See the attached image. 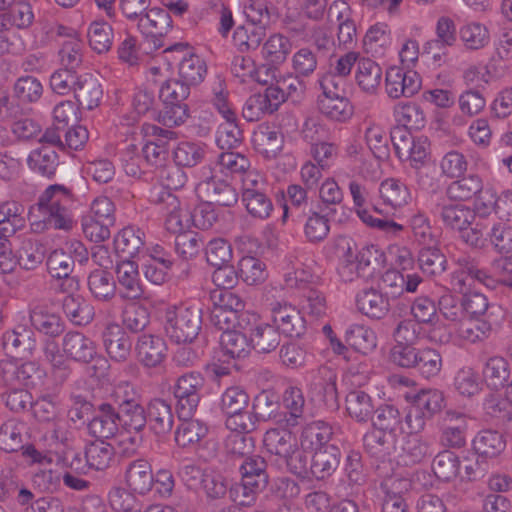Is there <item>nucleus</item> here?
Returning a JSON list of instances; mask_svg holds the SVG:
<instances>
[{
    "label": "nucleus",
    "mask_w": 512,
    "mask_h": 512,
    "mask_svg": "<svg viewBox=\"0 0 512 512\" xmlns=\"http://www.w3.org/2000/svg\"><path fill=\"white\" fill-rule=\"evenodd\" d=\"M125 20L141 34L151 49L164 46L163 38L172 29V18L166 9L152 6V0H118Z\"/></svg>",
    "instance_id": "obj_1"
},
{
    "label": "nucleus",
    "mask_w": 512,
    "mask_h": 512,
    "mask_svg": "<svg viewBox=\"0 0 512 512\" xmlns=\"http://www.w3.org/2000/svg\"><path fill=\"white\" fill-rule=\"evenodd\" d=\"M74 203L75 196L70 188L61 184L49 185L35 204L42 219L31 220V229L37 233L51 228L64 231L72 229Z\"/></svg>",
    "instance_id": "obj_2"
},
{
    "label": "nucleus",
    "mask_w": 512,
    "mask_h": 512,
    "mask_svg": "<svg viewBox=\"0 0 512 512\" xmlns=\"http://www.w3.org/2000/svg\"><path fill=\"white\" fill-rule=\"evenodd\" d=\"M201 324L202 304L199 301L170 306L165 311V332L178 344L192 342L198 336Z\"/></svg>",
    "instance_id": "obj_3"
},
{
    "label": "nucleus",
    "mask_w": 512,
    "mask_h": 512,
    "mask_svg": "<svg viewBox=\"0 0 512 512\" xmlns=\"http://www.w3.org/2000/svg\"><path fill=\"white\" fill-rule=\"evenodd\" d=\"M430 213L441 221L445 229L458 233L469 228L475 220V211L470 206L448 202L444 196L431 197L428 202Z\"/></svg>",
    "instance_id": "obj_4"
},
{
    "label": "nucleus",
    "mask_w": 512,
    "mask_h": 512,
    "mask_svg": "<svg viewBox=\"0 0 512 512\" xmlns=\"http://www.w3.org/2000/svg\"><path fill=\"white\" fill-rule=\"evenodd\" d=\"M239 328L249 334L251 349L258 353H270L280 344L278 330L255 312L241 313Z\"/></svg>",
    "instance_id": "obj_5"
},
{
    "label": "nucleus",
    "mask_w": 512,
    "mask_h": 512,
    "mask_svg": "<svg viewBox=\"0 0 512 512\" xmlns=\"http://www.w3.org/2000/svg\"><path fill=\"white\" fill-rule=\"evenodd\" d=\"M204 383V377L198 371H189L177 378L173 386V395L179 419L193 416L199 405Z\"/></svg>",
    "instance_id": "obj_6"
},
{
    "label": "nucleus",
    "mask_w": 512,
    "mask_h": 512,
    "mask_svg": "<svg viewBox=\"0 0 512 512\" xmlns=\"http://www.w3.org/2000/svg\"><path fill=\"white\" fill-rule=\"evenodd\" d=\"M348 189L353 201V207L359 219L371 228L396 236L404 230V226L386 218L371 215L369 209V191L367 186L358 181L351 180Z\"/></svg>",
    "instance_id": "obj_7"
},
{
    "label": "nucleus",
    "mask_w": 512,
    "mask_h": 512,
    "mask_svg": "<svg viewBox=\"0 0 512 512\" xmlns=\"http://www.w3.org/2000/svg\"><path fill=\"white\" fill-rule=\"evenodd\" d=\"M455 264L457 268L451 275V285L455 291L466 293L475 282L490 288L495 286L494 278L480 266L476 257L462 254L455 258Z\"/></svg>",
    "instance_id": "obj_8"
},
{
    "label": "nucleus",
    "mask_w": 512,
    "mask_h": 512,
    "mask_svg": "<svg viewBox=\"0 0 512 512\" xmlns=\"http://www.w3.org/2000/svg\"><path fill=\"white\" fill-rule=\"evenodd\" d=\"M44 376L36 362H21L15 358L0 360V385L9 388L34 387Z\"/></svg>",
    "instance_id": "obj_9"
},
{
    "label": "nucleus",
    "mask_w": 512,
    "mask_h": 512,
    "mask_svg": "<svg viewBox=\"0 0 512 512\" xmlns=\"http://www.w3.org/2000/svg\"><path fill=\"white\" fill-rule=\"evenodd\" d=\"M308 392L313 401L329 408L338 406L337 372L322 365L309 373Z\"/></svg>",
    "instance_id": "obj_10"
},
{
    "label": "nucleus",
    "mask_w": 512,
    "mask_h": 512,
    "mask_svg": "<svg viewBox=\"0 0 512 512\" xmlns=\"http://www.w3.org/2000/svg\"><path fill=\"white\" fill-rule=\"evenodd\" d=\"M422 85L421 76L414 70L393 66L386 71L385 90L392 99L412 97Z\"/></svg>",
    "instance_id": "obj_11"
},
{
    "label": "nucleus",
    "mask_w": 512,
    "mask_h": 512,
    "mask_svg": "<svg viewBox=\"0 0 512 512\" xmlns=\"http://www.w3.org/2000/svg\"><path fill=\"white\" fill-rule=\"evenodd\" d=\"M471 418L457 409L445 411L440 429V442L447 448H462L466 445V436Z\"/></svg>",
    "instance_id": "obj_12"
},
{
    "label": "nucleus",
    "mask_w": 512,
    "mask_h": 512,
    "mask_svg": "<svg viewBox=\"0 0 512 512\" xmlns=\"http://www.w3.org/2000/svg\"><path fill=\"white\" fill-rule=\"evenodd\" d=\"M117 291L122 299L139 300L144 288L140 278L138 264L130 259L117 263L115 267Z\"/></svg>",
    "instance_id": "obj_13"
},
{
    "label": "nucleus",
    "mask_w": 512,
    "mask_h": 512,
    "mask_svg": "<svg viewBox=\"0 0 512 512\" xmlns=\"http://www.w3.org/2000/svg\"><path fill=\"white\" fill-rule=\"evenodd\" d=\"M272 321L279 334L287 337H300L306 330V322L301 312L287 303L273 305Z\"/></svg>",
    "instance_id": "obj_14"
},
{
    "label": "nucleus",
    "mask_w": 512,
    "mask_h": 512,
    "mask_svg": "<svg viewBox=\"0 0 512 512\" xmlns=\"http://www.w3.org/2000/svg\"><path fill=\"white\" fill-rule=\"evenodd\" d=\"M149 201L158 205L163 213L167 215V228L173 232L183 230V225L180 220V201L171 190L163 185H155L151 188L149 193Z\"/></svg>",
    "instance_id": "obj_15"
},
{
    "label": "nucleus",
    "mask_w": 512,
    "mask_h": 512,
    "mask_svg": "<svg viewBox=\"0 0 512 512\" xmlns=\"http://www.w3.org/2000/svg\"><path fill=\"white\" fill-rule=\"evenodd\" d=\"M357 309L366 317L381 320L390 311V300L378 288H364L355 296Z\"/></svg>",
    "instance_id": "obj_16"
},
{
    "label": "nucleus",
    "mask_w": 512,
    "mask_h": 512,
    "mask_svg": "<svg viewBox=\"0 0 512 512\" xmlns=\"http://www.w3.org/2000/svg\"><path fill=\"white\" fill-rule=\"evenodd\" d=\"M307 190L299 184L288 185L283 208V222L291 218L294 223H300L313 210L314 203L309 200Z\"/></svg>",
    "instance_id": "obj_17"
},
{
    "label": "nucleus",
    "mask_w": 512,
    "mask_h": 512,
    "mask_svg": "<svg viewBox=\"0 0 512 512\" xmlns=\"http://www.w3.org/2000/svg\"><path fill=\"white\" fill-rule=\"evenodd\" d=\"M1 342L5 351L24 356H31L37 346L35 333L26 324H18L13 329L5 331Z\"/></svg>",
    "instance_id": "obj_18"
},
{
    "label": "nucleus",
    "mask_w": 512,
    "mask_h": 512,
    "mask_svg": "<svg viewBox=\"0 0 512 512\" xmlns=\"http://www.w3.org/2000/svg\"><path fill=\"white\" fill-rule=\"evenodd\" d=\"M114 247L117 254L127 259L144 256L146 234L137 226H126L114 237Z\"/></svg>",
    "instance_id": "obj_19"
},
{
    "label": "nucleus",
    "mask_w": 512,
    "mask_h": 512,
    "mask_svg": "<svg viewBox=\"0 0 512 512\" xmlns=\"http://www.w3.org/2000/svg\"><path fill=\"white\" fill-rule=\"evenodd\" d=\"M135 349L139 362L148 368H155L161 365L167 355L165 340L153 334L139 336Z\"/></svg>",
    "instance_id": "obj_20"
},
{
    "label": "nucleus",
    "mask_w": 512,
    "mask_h": 512,
    "mask_svg": "<svg viewBox=\"0 0 512 512\" xmlns=\"http://www.w3.org/2000/svg\"><path fill=\"white\" fill-rule=\"evenodd\" d=\"M102 341L107 354L112 360L124 362L130 356L131 339L119 324H108L102 332Z\"/></svg>",
    "instance_id": "obj_21"
},
{
    "label": "nucleus",
    "mask_w": 512,
    "mask_h": 512,
    "mask_svg": "<svg viewBox=\"0 0 512 512\" xmlns=\"http://www.w3.org/2000/svg\"><path fill=\"white\" fill-rule=\"evenodd\" d=\"M118 416L110 403H101L95 409L93 418L88 423V432L98 439H109L118 431Z\"/></svg>",
    "instance_id": "obj_22"
},
{
    "label": "nucleus",
    "mask_w": 512,
    "mask_h": 512,
    "mask_svg": "<svg viewBox=\"0 0 512 512\" xmlns=\"http://www.w3.org/2000/svg\"><path fill=\"white\" fill-rule=\"evenodd\" d=\"M334 432L330 424L324 421H313L306 424L300 435V445L303 450L316 452L324 450L326 446H336L330 443Z\"/></svg>",
    "instance_id": "obj_23"
},
{
    "label": "nucleus",
    "mask_w": 512,
    "mask_h": 512,
    "mask_svg": "<svg viewBox=\"0 0 512 512\" xmlns=\"http://www.w3.org/2000/svg\"><path fill=\"white\" fill-rule=\"evenodd\" d=\"M285 281L288 287H296L302 291L299 306L304 313L314 318H320L326 314V298L321 291L306 286L303 281L298 283L297 279L292 278L290 275L286 277Z\"/></svg>",
    "instance_id": "obj_24"
},
{
    "label": "nucleus",
    "mask_w": 512,
    "mask_h": 512,
    "mask_svg": "<svg viewBox=\"0 0 512 512\" xmlns=\"http://www.w3.org/2000/svg\"><path fill=\"white\" fill-rule=\"evenodd\" d=\"M433 453V444L429 440L410 434L403 440L398 461L404 466H413L428 460Z\"/></svg>",
    "instance_id": "obj_25"
},
{
    "label": "nucleus",
    "mask_w": 512,
    "mask_h": 512,
    "mask_svg": "<svg viewBox=\"0 0 512 512\" xmlns=\"http://www.w3.org/2000/svg\"><path fill=\"white\" fill-rule=\"evenodd\" d=\"M396 440V436L373 428L364 434L363 446L371 458L384 463L390 459L395 451Z\"/></svg>",
    "instance_id": "obj_26"
},
{
    "label": "nucleus",
    "mask_w": 512,
    "mask_h": 512,
    "mask_svg": "<svg viewBox=\"0 0 512 512\" xmlns=\"http://www.w3.org/2000/svg\"><path fill=\"white\" fill-rule=\"evenodd\" d=\"M62 348L67 357L82 363H89L97 354L93 340L78 331H70L64 335Z\"/></svg>",
    "instance_id": "obj_27"
},
{
    "label": "nucleus",
    "mask_w": 512,
    "mask_h": 512,
    "mask_svg": "<svg viewBox=\"0 0 512 512\" xmlns=\"http://www.w3.org/2000/svg\"><path fill=\"white\" fill-rule=\"evenodd\" d=\"M125 481L132 492L140 495L147 494L154 485L151 464L145 459L131 461L125 470Z\"/></svg>",
    "instance_id": "obj_28"
},
{
    "label": "nucleus",
    "mask_w": 512,
    "mask_h": 512,
    "mask_svg": "<svg viewBox=\"0 0 512 512\" xmlns=\"http://www.w3.org/2000/svg\"><path fill=\"white\" fill-rule=\"evenodd\" d=\"M484 181L478 174L472 173L455 178L445 189V198L463 204L469 202L482 191Z\"/></svg>",
    "instance_id": "obj_29"
},
{
    "label": "nucleus",
    "mask_w": 512,
    "mask_h": 512,
    "mask_svg": "<svg viewBox=\"0 0 512 512\" xmlns=\"http://www.w3.org/2000/svg\"><path fill=\"white\" fill-rule=\"evenodd\" d=\"M341 459L338 446H326L324 450L313 452L310 458V477L316 480L328 479L337 470Z\"/></svg>",
    "instance_id": "obj_30"
},
{
    "label": "nucleus",
    "mask_w": 512,
    "mask_h": 512,
    "mask_svg": "<svg viewBox=\"0 0 512 512\" xmlns=\"http://www.w3.org/2000/svg\"><path fill=\"white\" fill-rule=\"evenodd\" d=\"M147 422L157 435H164L172 430L174 415L171 403L162 398L152 399L146 410Z\"/></svg>",
    "instance_id": "obj_31"
},
{
    "label": "nucleus",
    "mask_w": 512,
    "mask_h": 512,
    "mask_svg": "<svg viewBox=\"0 0 512 512\" xmlns=\"http://www.w3.org/2000/svg\"><path fill=\"white\" fill-rule=\"evenodd\" d=\"M74 98L79 107L87 110L97 108L103 98V88L99 80L92 74H82L75 87Z\"/></svg>",
    "instance_id": "obj_32"
},
{
    "label": "nucleus",
    "mask_w": 512,
    "mask_h": 512,
    "mask_svg": "<svg viewBox=\"0 0 512 512\" xmlns=\"http://www.w3.org/2000/svg\"><path fill=\"white\" fill-rule=\"evenodd\" d=\"M472 447L476 455L484 457L490 462L498 458L506 448V440L498 431L485 429L479 431L472 440Z\"/></svg>",
    "instance_id": "obj_33"
},
{
    "label": "nucleus",
    "mask_w": 512,
    "mask_h": 512,
    "mask_svg": "<svg viewBox=\"0 0 512 512\" xmlns=\"http://www.w3.org/2000/svg\"><path fill=\"white\" fill-rule=\"evenodd\" d=\"M382 204L397 210L406 206L411 201V192L405 183L396 178L383 180L378 188Z\"/></svg>",
    "instance_id": "obj_34"
},
{
    "label": "nucleus",
    "mask_w": 512,
    "mask_h": 512,
    "mask_svg": "<svg viewBox=\"0 0 512 512\" xmlns=\"http://www.w3.org/2000/svg\"><path fill=\"white\" fill-rule=\"evenodd\" d=\"M175 431V442L181 448L196 449L208 434V427L197 419H180Z\"/></svg>",
    "instance_id": "obj_35"
},
{
    "label": "nucleus",
    "mask_w": 512,
    "mask_h": 512,
    "mask_svg": "<svg viewBox=\"0 0 512 512\" xmlns=\"http://www.w3.org/2000/svg\"><path fill=\"white\" fill-rule=\"evenodd\" d=\"M87 285L92 297L97 301L110 302L116 296V281L107 270H92L87 277Z\"/></svg>",
    "instance_id": "obj_36"
},
{
    "label": "nucleus",
    "mask_w": 512,
    "mask_h": 512,
    "mask_svg": "<svg viewBox=\"0 0 512 512\" xmlns=\"http://www.w3.org/2000/svg\"><path fill=\"white\" fill-rule=\"evenodd\" d=\"M346 411L355 421L362 423L372 419L375 405L370 394L362 389H352L345 398Z\"/></svg>",
    "instance_id": "obj_37"
},
{
    "label": "nucleus",
    "mask_w": 512,
    "mask_h": 512,
    "mask_svg": "<svg viewBox=\"0 0 512 512\" xmlns=\"http://www.w3.org/2000/svg\"><path fill=\"white\" fill-rule=\"evenodd\" d=\"M197 197L224 207H231L238 201L236 189L220 178L211 184L203 185Z\"/></svg>",
    "instance_id": "obj_38"
},
{
    "label": "nucleus",
    "mask_w": 512,
    "mask_h": 512,
    "mask_svg": "<svg viewBox=\"0 0 512 512\" xmlns=\"http://www.w3.org/2000/svg\"><path fill=\"white\" fill-rule=\"evenodd\" d=\"M317 106L322 115L330 120L344 123L354 114V108L346 95L318 97Z\"/></svg>",
    "instance_id": "obj_39"
},
{
    "label": "nucleus",
    "mask_w": 512,
    "mask_h": 512,
    "mask_svg": "<svg viewBox=\"0 0 512 512\" xmlns=\"http://www.w3.org/2000/svg\"><path fill=\"white\" fill-rule=\"evenodd\" d=\"M296 443L292 432L285 428H271L265 432L263 437L266 450L281 459L295 450Z\"/></svg>",
    "instance_id": "obj_40"
},
{
    "label": "nucleus",
    "mask_w": 512,
    "mask_h": 512,
    "mask_svg": "<svg viewBox=\"0 0 512 512\" xmlns=\"http://www.w3.org/2000/svg\"><path fill=\"white\" fill-rule=\"evenodd\" d=\"M27 164L33 172L51 178L56 173L59 159L54 148L42 145L30 152Z\"/></svg>",
    "instance_id": "obj_41"
},
{
    "label": "nucleus",
    "mask_w": 512,
    "mask_h": 512,
    "mask_svg": "<svg viewBox=\"0 0 512 512\" xmlns=\"http://www.w3.org/2000/svg\"><path fill=\"white\" fill-rule=\"evenodd\" d=\"M253 143L259 153L266 158H274L282 150L284 138L275 127L261 125L254 133Z\"/></svg>",
    "instance_id": "obj_42"
},
{
    "label": "nucleus",
    "mask_w": 512,
    "mask_h": 512,
    "mask_svg": "<svg viewBox=\"0 0 512 512\" xmlns=\"http://www.w3.org/2000/svg\"><path fill=\"white\" fill-rule=\"evenodd\" d=\"M25 208L16 200L0 202V229L10 235H15L26 225Z\"/></svg>",
    "instance_id": "obj_43"
},
{
    "label": "nucleus",
    "mask_w": 512,
    "mask_h": 512,
    "mask_svg": "<svg viewBox=\"0 0 512 512\" xmlns=\"http://www.w3.org/2000/svg\"><path fill=\"white\" fill-rule=\"evenodd\" d=\"M372 425L374 429L387 432L396 436L402 432L403 416L400 410L393 404H382L375 408Z\"/></svg>",
    "instance_id": "obj_44"
},
{
    "label": "nucleus",
    "mask_w": 512,
    "mask_h": 512,
    "mask_svg": "<svg viewBox=\"0 0 512 512\" xmlns=\"http://www.w3.org/2000/svg\"><path fill=\"white\" fill-rule=\"evenodd\" d=\"M355 80L363 92L374 94L382 80V69L374 60L361 57L358 61Z\"/></svg>",
    "instance_id": "obj_45"
},
{
    "label": "nucleus",
    "mask_w": 512,
    "mask_h": 512,
    "mask_svg": "<svg viewBox=\"0 0 512 512\" xmlns=\"http://www.w3.org/2000/svg\"><path fill=\"white\" fill-rule=\"evenodd\" d=\"M337 248L342 251L337 267V273L340 279L345 283H351L363 277L364 274L359 269V264L354 260L352 240L347 237H340L337 240Z\"/></svg>",
    "instance_id": "obj_46"
},
{
    "label": "nucleus",
    "mask_w": 512,
    "mask_h": 512,
    "mask_svg": "<svg viewBox=\"0 0 512 512\" xmlns=\"http://www.w3.org/2000/svg\"><path fill=\"white\" fill-rule=\"evenodd\" d=\"M62 310L68 320L74 325L85 326L94 319V307L82 296H65L62 300Z\"/></svg>",
    "instance_id": "obj_47"
},
{
    "label": "nucleus",
    "mask_w": 512,
    "mask_h": 512,
    "mask_svg": "<svg viewBox=\"0 0 512 512\" xmlns=\"http://www.w3.org/2000/svg\"><path fill=\"white\" fill-rule=\"evenodd\" d=\"M241 480H247L256 487H267L269 475L267 462L260 455H248L244 457L239 465Z\"/></svg>",
    "instance_id": "obj_48"
},
{
    "label": "nucleus",
    "mask_w": 512,
    "mask_h": 512,
    "mask_svg": "<svg viewBox=\"0 0 512 512\" xmlns=\"http://www.w3.org/2000/svg\"><path fill=\"white\" fill-rule=\"evenodd\" d=\"M246 334L245 331L241 332L234 329L222 332L220 345L224 356L230 359H241L248 356L251 345Z\"/></svg>",
    "instance_id": "obj_49"
},
{
    "label": "nucleus",
    "mask_w": 512,
    "mask_h": 512,
    "mask_svg": "<svg viewBox=\"0 0 512 512\" xmlns=\"http://www.w3.org/2000/svg\"><path fill=\"white\" fill-rule=\"evenodd\" d=\"M266 36L264 25L246 23L238 26L233 33V43L241 52L257 49Z\"/></svg>",
    "instance_id": "obj_50"
},
{
    "label": "nucleus",
    "mask_w": 512,
    "mask_h": 512,
    "mask_svg": "<svg viewBox=\"0 0 512 512\" xmlns=\"http://www.w3.org/2000/svg\"><path fill=\"white\" fill-rule=\"evenodd\" d=\"M407 486L408 482L404 479H390L381 483L383 492L381 511L382 512H408V505L398 488Z\"/></svg>",
    "instance_id": "obj_51"
},
{
    "label": "nucleus",
    "mask_w": 512,
    "mask_h": 512,
    "mask_svg": "<svg viewBox=\"0 0 512 512\" xmlns=\"http://www.w3.org/2000/svg\"><path fill=\"white\" fill-rule=\"evenodd\" d=\"M29 319L35 330L52 338L58 337L65 329V324L58 314L43 308L31 310Z\"/></svg>",
    "instance_id": "obj_52"
},
{
    "label": "nucleus",
    "mask_w": 512,
    "mask_h": 512,
    "mask_svg": "<svg viewBox=\"0 0 512 512\" xmlns=\"http://www.w3.org/2000/svg\"><path fill=\"white\" fill-rule=\"evenodd\" d=\"M406 399L432 418L445 407L444 393L436 388L421 389Z\"/></svg>",
    "instance_id": "obj_53"
},
{
    "label": "nucleus",
    "mask_w": 512,
    "mask_h": 512,
    "mask_svg": "<svg viewBox=\"0 0 512 512\" xmlns=\"http://www.w3.org/2000/svg\"><path fill=\"white\" fill-rule=\"evenodd\" d=\"M459 37L467 50L476 51L486 47L490 42L488 28L477 21L467 22L459 29Z\"/></svg>",
    "instance_id": "obj_54"
},
{
    "label": "nucleus",
    "mask_w": 512,
    "mask_h": 512,
    "mask_svg": "<svg viewBox=\"0 0 512 512\" xmlns=\"http://www.w3.org/2000/svg\"><path fill=\"white\" fill-rule=\"evenodd\" d=\"M393 115L398 127H404L408 130H420L426 123L423 110L413 102L397 104L394 107Z\"/></svg>",
    "instance_id": "obj_55"
},
{
    "label": "nucleus",
    "mask_w": 512,
    "mask_h": 512,
    "mask_svg": "<svg viewBox=\"0 0 512 512\" xmlns=\"http://www.w3.org/2000/svg\"><path fill=\"white\" fill-rule=\"evenodd\" d=\"M114 457V447L104 441L91 442L85 448V459H87L91 470H106L114 461Z\"/></svg>",
    "instance_id": "obj_56"
},
{
    "label": "nucleus",
    "mask_w": 512,
    "mask_h": 512,
    "mask_svg": "<svg viewBox=\"0 0 512 512\" xmlns=\"http://www.w3.org/2000/svg\"><path fill=\"white\" fill-rule=\"evenodd\" d=\"M25 425L16 420L9 419L0 426V449L7 453H14L23 448Z\"/></svg>",
    "instance_id": "obj_57"
},
{
    "label": "nucleus",
    "mask_w": 512,
    "mask_h": 512,
    "mask_svg": "<svg viewBox=\"0 0 512 512\" xmlns=\"http://www.w3.org/2000/svg\"><path fill=\"white\" fill-rule=\"evenodd\" d=\"M345 340L356 351L368 354L377 346L376 333L364 325L353 324L345 333Z\"/></svg>",
    "instance_id": "obj_58"
},
{
    "label": "nucleus",
    "mask_w": 512,
    "mask_h": 512,
    "mask_svg": "<svg viewBox=\"0 0 512 512\" xmlns=\"http://www.w3.org/2000/svg\"><path fill=\"white\" fill-rule=\"evenodd\" d=\"M207 73L205 61L193 51L187 58L178 63V74L182 82L188 86L201 83Z\"/></svg>",
    "instance_id": "obj_59"
},
{
    "label": "nucleus",
    "mask_w": 512,
    "mask_h": 512,
    "mask_svg": "<svg viewBox=\"0 0 512 512\" xmlns=\"http://www.w3.org/2000/svg\"><path fill=\"white\" fill-rule=\"evenodd\" d=\"M483 377L489 388L493 390L503 388L510 377L508 362L499 356L489 358L483 368Z\"/></svg>",
    "instance_id": "obj_60"
},
{
    "label": "nucleus",
    "mask_w": 512,
    "mask_h": 512,
    "mask_svg": "<svg viewBox=\"0 0 512 512\" xmlns=\"http://www.w3.org/2000/svg\"><path fill=\"white\" fill-rule=\"evenodd\" d=\"M206 156V145L201 142H180L173 151L175 163L181 167H194Z\"/></svg>",
    "instance_id": "obj_61"
},
{
    "label": "nucleus",
    "mask_w": 512,
    "mask_h": 512,
    "mask_svg": "<svg viewBox=\"0 0 512 512\" xmlns=\"http://www.w3.org/2000/svg\"><path fill=\"white\" fill-rule=\"evenodd\" d=\"M218 172L224 176L244 174L250 168V160L243 154L230 150L219 153L214 159Z\"/></svg>",
    "instance_id": "obj_62"
},
{
    "label": "nucleus",
    "mask_w": 512,
    "mask_h": 512,
    "mask_svg": "<svg viewBox=\"0 0 512 512\" xmlns=\"http://www.w3.org/2000/svg\"><path fill=\"white\" fill-rule=\"evenodd\" d=\"M244 136L238 125L237 116L232 119H224V122L218 126L215 141L222 150H232L241 145Z\"/></svg>",
    "instance_id": "obj_63"
},
{
    "label": "nucleus",
    "mask_w": 512,
    "mask_h": 512,
    "mask_svg": "<svg viewBox=\"0 0 512 512\" xmlns=\"http://www.w3.org/2000/svg\"><path fill=\"white\" fill-rule=\"evenodd\" d=\"M418 265L425 275L438 276L446 270L447 260L439 248L428 245L419 251Z\"/></svg>",
    "instance_id": "obj_64"
}]
</instances>
